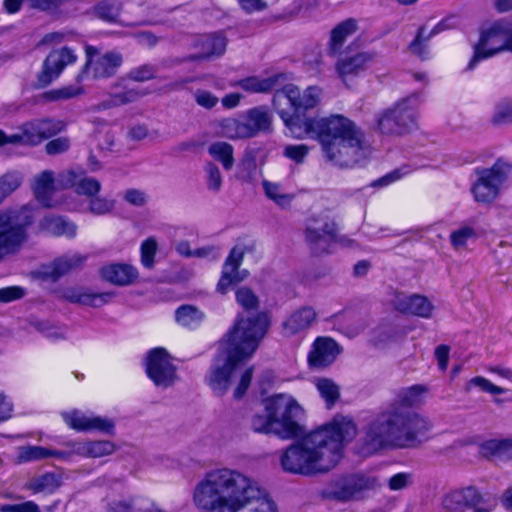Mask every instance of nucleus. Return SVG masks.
I'll use <instances>...</instances> for the list:
<instances>
[{
  "instance_id": "nucleus-1",
  "label": "nucleus",
  "mask_w": 512,
  "mask_h": 512,
  "mask_svg": "<svg viewBox=\"0 0 512 512\" xmlns=\"http://www.w3.org/2000/svg\"><path fill=\"white\" fill-rule=\"evenodd\" d=\"M321 89L308 87L301 94L293 84L276 90L273 103L278 113L295 138H317L324 159L339 168H352L367 157L363 134L356 125L342 115L327 118H302L300 110L316 107L320 102Z\"/></svg>"
},
{
  "instance_id": "nucleus-2",
  "label": "nucleus",
  "mask_w": 512,
  "mask_h": 512,
  "mask_svg": "<svg viewBox=\"0 0 512 512\" xmlns=\"http://www.w3.org/2000/svg\"><path fill=\"white\" fill-rule=\"evenodd\" d=\"M357 435L352 418L335 415L331 422L304 435L281 455L284 471L305 476L324 474L342 459L345 444Z\"/></svg>"
},
{
  "instance_id": "nucleus-3",
  "label": "nucleus",
  "mask_w": 512,
  "mask_h": 512,
  "mask_svg": "<svg viewBox=\"0 0 512 512\" xmlns=\"http://www.w3.org/2000/svg\"><path fill=\"white\" fill-rule=\"evenodd\" d=\"M426 391L423 385L399 390L394 401L364 428L361 453L370 455L387 445L404 447L421 442L432 425L412 407Z\"/></svg>"
},
{
  "instance_id": "nucleus-4",
  "label": "nucleus",
  "mask_w": 512,
  "mask_h": 512,
  "mask_svg": "<svg viewBox=\"0 0 512 512\" xmlns=\"http://www.w3.org/2000/svg\"><path fill=\"white\" fill-rule=\"evenodd\" d=\"M192 501L200 512H277L256 481L229 468L206 473L195 485Z\"/></svg>"
},
{
  "instance_id": "nucleus-5",
  "label": "nucleus",
  "mask_w": 512,
  "mask_h": 512,
  "mask_svg": "<svg viewBox=\"0 0 512 512\" xmlns=\"http://www.w3.org/2000/svg\"><path fill=\"white\" fill-rule=\"evenodd\" d=\"M269 327L270 316L267 312H258L249 317L237 316L234 325L219 343V352L207 377L208 385L217 395L226 393L232 371L253 356Z\"/></svg>"
},
{
  "instance_id": "nucleus-6",
  "label": "nucleus",
  "mask_w": 512,
  "mask_h": 512,
  "mask_svg": "<svg viewBox=\"0 0 512 512\" xmlns=\"http://www.w3.org/2000/svg\"><path fill=\"white\" fill-rule=\"evenodd\" d=\"M263 404L265 411L271 413L277 437L288 440L304 434L305 429L300 424L304 411L291 395L275 394Z\"/></svg>"
},
{
  "instance_id": "nucleus-7",
  "label": "nucleus",
  "mask_w": 512,
  "mask_h": 512,
  "mask_svg": "<svg viewBox=\"0 0 512 512\" xmlns=\"http://www.w3.org/2000/svg\"><path fill=\"white\" fill-rule=\"evenodd\" d=\"M33 220V211L28 206L0 212V261L20 249L27 239V228Z\"/></svg>"
},
{
  "instance_id": "nucleus-8",
  "label": "nucleus",
  "mask_w": 512,
  "mask_h": 512,
  "mask_svg": "<svg viewBox=\"0 0 512 512\" xmlns=\"http://www.w3.org/2000/svg\"><path fill=\"white\" fill-rule=\"evenodd\" d=\"M418 100L419 94L413 93L379 113L376 117L378 131L391 136H402L409 133L416 127L415 108Z\"/></svg>"
},
{
  "instance_id": "nucleus-9",
  "label": "nucleus",
  "mask_w": 512,
  "mask_h": 512,
  "mask_svg": "<svg viewBox=\"0 0 512 512\" xmlns=\"http://www.w3.org/2000/svg\"><path fill=\"white\" fill-rule=\"evenodd\" d=\"M476 179L471 185V193L479 204H490L500 194L503 184L512 176V165L501 159L490 168H477Z\"/></svg>"
},
{
  "instance_id": "nucleus-10",
  "label": "nucleus",
  "mask_w": 512,
  "mask_h": 512,
  "mask_svg": "<svg viewBox=\"0 0 512 512\" xmlns=\"http://www.w3.org/2000/svg\"><path fill=\"white\" fill-rule=\"evenodd\" d=\"M503 51L512 52V24L500 20L481 32L478 43L474 45V55L467 69L473 70L479 61Z\"/></svg>"
},
{
  "instance_id": "nucleus-11",
  "label": "nucleus",
  "mask_w": 512,
  "mask_h": 512,
  "mask_svg": "<svg viewBox=\"0 0 512 512\" xmlns=\"http://www.w3.org/2000/svg\"><path fill=\"white\" fill-rule=\"evenodd\" d=\"M87 60L82 70L76 77V82L81 83L91 72L93 78H110L114 76L123 62L122 55L116 51L106 52L100 55L96 47L86 46Z\"/></svg>"
},
{
  "instance_id": "nucleus-12",
  "label": "nucleus",
  "mask_w": 512,
  "mask_h": 512,
  "mask_svg": "<svg viewBox=\"0 0 512 512\" xmlns=\"http://www.w3.org/2000/svg\"><path fill=\"white\" fill-rule=\"evenodd\" d=\"M146 373L161 389H167L178 380L177 367L168 352L161 347L150 350L146 357Z\"/></svg>"
},
{
  "instance_id": "nucleus-13",
  "label": "nucleus",
  "mask_w": 512,
  "mask_h": 512,
  "mask_svg": "<svg viewBox=\"0 0 512 512\" xmlns=\"http://www.w3.org/2000/svg\"><path fill=\"white\" fill-rule=\"evenodd\" d=\"M377 487H379L377 478L353 474L336 481L325 492V496L338 501H349L356 498L363 491L372 490Z\"/></svg>"
},
{
  "instance_id": "nucleus-14",
  "label": "nucleus",
  "mask_w": 512,
  "mask_h": 512,
  "mask_svg": "<svg viewBox=\"0 0 512 512\" xmlns=\"http://www.w3.org/2000/svg\"><path fill=\"white\" fill-rule=\"evenodd\" d=\"M57 186L62 189L73 188L78 195L91 198L97 195L102 188L100 181L90 177L81 168L67 169L57 176Z\"/></svg>"
},
{
  "instance_id": "nucleus-15",
  "label": "nucleus",
  "mask_w": 512,
  "mask_h": 512,
  "mask_svg": "<svg viewBox=\"0 0 512 512\" xmlns=\"http://www.w3.org/2000/svg\"><path fill=\"white\" fill-rule=\"evenodd\" d=\"M246 252L247 247L244 245H236L230 251L223 265L221 278L217 284V290L220 293L225 294L231 286L242 282L248 277L249 272L246 269L239 270Z\"/></svg>"
},
{
  "instance_id": "nucleus-16",
  "label": "nucleus",
  "mask_w": 512,
  "mask_h": 512,
  "mask_svg": "<svg viewBox=\"0 0 512 512\" xmlns=\"http://www.w3.org/2000/svg\"><path fill=\"white\" fill-rule=\"evenodd\" d=\"M77 56L68 47L51 51L43 62L42 70L38 74V87H46L57 79L67 65L74 63Z\"/></svg>"
},
{
  "instance_id": "nucleus-17",
  "label": "nucleus",
  "mask_w": 512,
  "mask_h": 512,
  "mask_svg": "<svg viewBox=\"0 0 512 512\" xmlns=\"http://www.w3.org/2000/svg\"><path fill=\"white\" fill-rule=\"evenodd\" d=\"M65 423L77 431H98L107 435H114L115 423L112 419L97 415H86L79 410L62 414Z\"/></svg>"
},
{
  "instance_id": "nucleus-18",
  "label": "nucleus",
  "mask_w": 512,
  "mask_h": 512,
  "mask_svg": "<svg viewBox=\"0 0 512 512\" xmlns=\"http://www.w3.org/2000/svg\"><path fill=\"white\" fill-rule=\"evenodd\" d=\"M335 231L336 227L333 222L310 220L305 231V238L313 254L320 255L328 252Z\"/></svg>"
},
{
  "instance_id": "nucleus-19",
  "label": "nucleus",
  "mask_w": 512,
  "mask_h": 512,
  "mask_svg": "<svg viewBox=\"0 0 512 512\" xmlns=\"http://www.w3.org/2000/svg\"><path fill=\"white\" fill-rule=\"evenodd\" d=\"M481 494L475 486L455 489L444 495L442 507L448 512H465L481 500Z\"/></svg>"
},
{
  "instance_id": "nucleus-20",
  "label": "nucleus",
  "mask_w": 512,
  "mask_h": 512,
  "mask_svg": "<svg viewBox=\"0 0 512 512\" xmlns=\"http://www.w3.org/2000/svg\"><path fill=\"white\" fill-rule=\"evenodd\" d=\"M247 138H254L259 134L272 131V114L265 106H257L240 114Z\"/></svg>"
},
{
  "instance_id": "nucleus-21",
  "label": "nucleus",
  "mask_w": 512,
  "mask_h": 512,
  "mask_svg": "<svg viewBox=\"0 0 512 512\" xmlns=\"http://www.w3.org/2000/svg\"><path fill=\"white\" fill-rule=\"evenodd\" d=\"M393 306L401 313L422 318H430L434 309L427 297L418 294H397L393 300Z\"/></svg>"
},
{
  "instance_id": "nucleus-22",
  "label": "nucleus",
  "mask_w": 512,
  "mask_h": 512,
  "mask_svg": "<svg viewBox=\"0 0 512 512\" xmlns=\"http://www.w3.org/2000/svg\"><path fill=\"white\" fill-rule=\"evenodd\" d=\"M340 349L338 344L331 338L319 337L309 353L308 361L313 368H324L332 364Z\"/></svg>"
},
{
  "instance_id": "nucleus-23",
  "label": "nucleus",
  "mask_w": 512,
  "mask_h": 512,
  "mask_svg": "<svg viewBox=\"0 0 512 512\" xmlns=\"http://www.w3.org/2000/svg\"><path fill=\"white\" fill-rule=\"evenodd\" d=\"M375 51L359 52L353 56H347L338 60L336 70L341 78L350 75H357L365 70L370 62L377 58Z\"/></svg>"
},
{
  "instance_id": "nucleus-24",
  "label": "nucleus",
  "mask_w": 512,
  "mask_h": 512,
  "mask_svg": "<svg viewBox=\"0 0 512 512\" xmlns=\"http://www.w3.org/2000/svg\"><path fill=\"white\" fill-rule=\"evenodd\" d=\"M84 260L85 257L79 254L64 255L54 260L50 265L44 266L41 270V274L46 279L57 281L71 269L80 266Z\"/></svg>"
},
{
  "instance_id": "nucleus-25",
  "label": "nucleus",
  "mask_w": 512,
  "mask_h": 512,
  "mask_svg": "<svg viewBox=\"0 0 512 512\" xmlns=\"http://www.w3.org/2000/svg\"><path fill=\"white\" fill-rule=\"evenodd\" d=\"M55 183L57 184V178L55 179L54 173L49 170L41 172L34 178L33 192L35 198L44 207L54 206L52 195L55 190Z\"/></svg>"
},
{
  "instance_id": "nucleus-26",
  "label": "nucleus",
  "mask_w": 512,
  "mask_h": 512,
  "mask_svg": "<svg viewBox=\"0 0 512 512\" xmlns=\"http://www.w3.org/2000/svg\"><path fill=\"white\" fill-rule=\"evenodd\" d=\"M113 296L112 292L92 293L75 288H67L63 292V297L67 301L91 307H101L110 302Z\"/></svg>"
},
{
  "instance_id": "nucleus-27",
  "label": "nucleus",
  "mask_w": 512,
  "mask_h": 512,
  "mask_svg": "<svg viewBox=\"0 0 512 512\" xmlns=\"http://www.w3.org/2000/svg\"><path fill=\"white\" fill-rule=\"evenodd\" d=\"M226 45V38L220 33L204 35L198 41L201 51L199 54L191 56L190 59L199 60L219 57L225 52Z\"/></svg>"
},
{
  "instance_id": "nucleus-28",
  "label": "nucleus",
  "mask_w": 512,
  "mask_h": 512,
  "mask_svg": "<svg viewBox=\"0 0 512 512\" xmlns=\"http://www.w3.org/2000/svg\"><path fill=\"white\" fill-rule=\"evenodd\" d=\"M101 276L108 282L125 286L137 278V270L129 264H110L101 268Z\"/></svg>"
},
{
  "instance_id": "nucleus-29",
  "label": "nucleus",
  "mask_w": 512,
  "mask_h": 512,
  "mask_svg": "<svg viewBox=\"0 0 512 512\" xmlns=\"http://www.w3.org/2000/svg\"><path fill=\"white\" fill-rule=\"evenodd\" d=\"M316 312L312 307H302L294 311L283 323L285 332L293 335L311 327L316 320Z\"/></svg>"
},
{
  "instance_id": "nucleus-30",
  "label": "nucleus",
  "mask_w": 512,
  "mask_h": 512,
  "mask_svg": "<svg viewBox=\"0 0 512 512\" xmlns=\"http://www.w3.org/2000/svg\"><path fill=\"white\" fill-rule=\"evenodd\" d=\"M358 29L357 22L354 19H347L339 23L330 34V40L328 43V54L331 56L337 55L346 39L353 35Z\"/></svg>"
},
{
  "instance_id": "nucleus-31",
  "label": "nucleus",
  "mask_w": 512,
  "mask_h": 512,
  "mask_svg": "<svg viewBox=\"0 0 512 512\" xmlns=\"http://www.w3.org/2000/svg\"><path fill=\"white\" fill-rule=\"evenodd\" d=\"M74 452L79 456L99 458L112 454L115 444L108 440L83 441L73 443Z\"/></svg>"
},
{
  "instance_id": "nucleus-32",
  "label": "nucleus",
  "mask_w": 512,
  "mask_h": 512,
  "mask_svg": "<svg viewBox=\"0 0 512 512\" xmlns=\"http://www.w3.org/2000/svg\"><path fill=\"white\" fill-rule=\"evenodd\" d=\"M62 482L61 474L46 472L32 477L27 482L26 487L33 493L52 494L61 487Z\"/></svg>"
},
{
  "instance_id": "nucleus-33",
  "label": "nucleus",
  "mask_w": 512,
  "mask_h": 512,
  "mask_svg": "<svg viewBox=\"0 0 512 512\" xmlns=\"http://www.w3.org/2000/svg\"><path fill=\"white\" fill-rule=\"evenodd\" d=\"M121 9L118 0H101L91 8L90 13L102 21L112 23L117 21Z\"/></svg>"
},
{
  "instance_id": "nucleus-34",
  "label": "nucleus",
  "mask_w": 512,
  "mask_h": 512,
  "mask_svg": "<svg viewBox=\"0 0 512 512\" xmlns=\"http://www.w3.org/2000/svg\"><path fill=\"white\" fill-rule=\"evenodd\" d=\"M245 129L240 115L238 118H224L219 122L220 135L231 140L248 139Z\"/></svg>"
},
{
  "instance_id": "nucleus-35",
  "label": "nucleus",
  "mask_w": 512,
  "mask_h": 512,
  "mask_svg": "<svg viewBox=\"0 0 512 512\" xmlns=\"http://www.w3.org/2000/svg\"><path fill=\"white\" fill-rule=\"evenodd\" d=\"M209 154L219 161L225 170H231L234 165L233 146L227 142L218 141L212 143L208 148Z\"/></svg>"
},
{
  "instance_id": "nucleus-36",
  "label": "nucleus",
  "mask_w": 512,
  "mask_h": 512,
  "mask_svg": "<svg viewBox=\"0 0 512 512\" xmlns=\"http://www.w3.org/2000/svg\"><path fill=\"white\" fill-rule=\"evenodd\" d=\"M315 386L325 401L326 407L331 409L340 398V387L329 378H318Z\"/></svg>"
},
{
  "instance_id": "nucleus-37",
  "label": "nucleus",
  "mask_w": 512,
  "mask_h": 512,
  "mask_svg": "<svg viewBox=\"0 0 512 512\" xmlns=\"http://www.w3.org/2000/svg\"><path fill=\"white\" fill-rule=\"evenodd\" d=\"M43 226L49 233L59 236L74 237L77 231V227L73 222L62 217H46Z\"/></svg>"
},
{
  "instance_id": "nucleus-38",
  "label": "nucleus",
  "mask_w": 512,
  "mask_h": 512,
  "mask_svg": "<svg viewBox=\"0 0 512 512\" xmlns=\"http://www.w3.org/2000/svg\"><path fill=\"white\" fill-rule=\"evenodd\" d=\"M110 512H160L147 499H131L118 501L111 505Z\"/></svg>"
},
{
  "instance_id": "nucleus-39",
  "label": "nucleus",
  "mask_w": 512,
  "mask_h": 512,
  "mask_svg": "<svg viewBox=\"0 0 512 512\" xmlns=\"http://www.w3.org/2000/svg\"><path fill=\"white\" fill-rule=\"evenodd\" d=\"M281 76H272L266 79L249 77L239 82L241 88L248 92H268L276 88L277 82Z\"/></svg>"
},
{
  "instance_id": "nucleus-40",
  "label": "nucleus",
  "mask_w": 512,
  "mask_h": 512,
  "mask_svg": "<svg viewBox=\"0 0 512 512\" xmlns=\"http://www.w3.org/2000/svg\"><path fill=\"white\" fill-rule=\"evenodd\" d=\"M176 321L182 326H196L204 318V313L193 305H182L175 312Z\"/></svg>"
},
{
  "instance_id": "nucleus-41",
  "label": "nucleus",
  "mask_w": 512,
  "mask_h": 512,
  "mask_svg": "<svg viewBox=\"0 0 512 512\" xmlns=\"http://www.w3.org/2000/svg\"><path fill=\"white\" fill-rule=\"evenodd\" d=\"M265 195L272 200L276 205L285 208L290 205L294 196L292 194L284 193L281 186L277 183H272L267 180L262 182Z\"/></svg>"
},
{
  "instance_id": "nucleus-42",
  "label": "nucleus",
  "mask_w": 512,
  "mask_h": 512,
  "mask_svg": "<svg viewBox=\"0 0 512 512\" xmlns=\"http://www.w3.org/2000/svg\"><path fill=\"white\" fill-rule=\"evenodd\" d=\"M87 211L95 216L110 214L115 209V200L95 195L88 200Z\"/></svg>"
},
{
  "instance_id": "nucleus-43",
  "label": "nucleus",
  "mask_w": 512,
  "mask_h": 512,
  "mask_svg": "<svg viewBox=\"0 0 512 512\" xmlns=\"http://www.w3.org/2000/svg\"><path fill=\"white\" fill-rule=\"evenodd\" d=\"M250 425L252 430L256 433L276 435V428L273 423L271 413L266 412L265 410L264 413H257L253 415Z\"/></svg>"
},
{
  "instance_id": "nucleus-44",
  "label": "nucleus",
  "mask_w": 512,
  "mask_h": 512,
  "mask_svg": "<svg viewBox=\"0 0 512 512\" xmlns=\"http://www.w3.org/2000/svg\"><path fill=\"white\" fill-rule=\"evenodd\" d=\"M21 182L22 177L18 172H7L0 177V204L21 185Z\"/></svg>"
},
{
  "instance_id": "nucleus-45",
  "label": "nucleus",
  "mask_w": 512,
  "mask_h": 512,
  "mask_svg": "<svg viewBox=\"0 0 512 512\" xmlns=\"http://www.w3.org/2000/svg\"><path fill=\"white\" fill-rule=\"evenodd\" d=\"M84 90L79 85H69L45 92L43 97L48 101L67 100L83 94Z\"/></svg>"
},
{
  "instance_id": "nucleus-46",
  "label": "nucleus",
  "mask_w": 512,
  "mask_h": 512,
  "mask_svg": "<svg viewBox=\"0 0 512 512\" xmlns=\"http://www.w3.org/2000/svg\"><path fill=\"white\" fill-rule=\"evenodd\" d=\"M42 139H48L65 129V123L57 119H36Z\"/></svg>"
},
{
  "instance_id": "nucleus-47",
  "label": "nucleus",
  "mask_w": 512,
  "mask_h": 512,
  "mask_svg": "<svg viewBox=\"0 0 512 512\" xmlns=\"http://www.w3.org/2000/svg\"><path fill=\"white\" fill-rule=\"evenodd\" d=\"M49 458V448L42 446H23L19 448V462H30Z\"/></svg>"
},
{
  "instance_id": "nucleus-48",
  "label": "nucleus",
  "mask_w": 512,
  "mask_h": 512,
  "mask_svg": "<svg viewBox=\"0 0 512 512\" xmlns=\"http://www.w3.org/2000/svg\"><path fill=\"white\" fill-rule=\"evenodd\" d=\"M204 171L207 189L213 193H218L222 188L223 182L219 167L213 162H208L204 167Z\"/></svg>"
},
{
  "instance_id": "nucleus-49",
  "label": "nucleus",
  "mask_w": 512,
  "mask_h": 512,
  "mask_svg": "<svg viewBox=\"0 0 512 512\" xmlns=\"http://www.w3.org/2000/svg\"><path fill=\"white\" fill-rule=\"evenodd\" d=\"M157 252V241L150 237L141 244V263L147 269L154 266V257Z\"/></svg>"
},
{
  "instance_id": "nucleus-50",
  "label": "nucleus",
  "mask_w": 512,
  "mask_h": 512,
  "mask_svg": "<svg viewBox=\"0 0 512 512\" xmlns=\"http://www.w3.org/2000/svg\"><path fill=\"white\" fill-rule=\"evenodd\" d=\"M425 26H421L418 31L415 39L409 44V51L421 58H425L427 53V42L431 39L428 38V34L425 35Z\"/></svg>"
},
{
  "instance_id": "nucleus-51",
  "label": "nucleus",
  "mask_w": 512,
  "mask_h": 512,
  "mask_svg": "<svg viewBox=\"0 0 512 512\" xmlns=\"http://www.w3.org/2000/svg\"><path fill=\"white\" fill-rule=\"evenodd\" d=\"M484 448L500 458H512L511 440H491L485 444Z\"/></svg>"
},
{
  "instance_id": "nucleus-52",
  "label": "nucleus",
  "mask_w": 512,
  "mask_h": 512,
  "mask_svg": "<svg viewBox=\"0 0 512 512\" xmlns=\"http://www.w3.org/2000/svg\"><path fill=\"white\" fill-rule=\"evenodd\" d=\"M236 300L245 310L256 309L259 305L258 297L248 287H241L236 291Z\"/></svg>"
},
{
  "instance_id": "nucleus-53",
  "label": "nucleus",
  "mask_w": 512,
  "mask_h": 512,
  "mask_svg": "<svg viewBox=\"0 0 512 512\" xmlns=\"http://www.w3.org/2000/svg\"><path fill=\"white\" fill-rule=\"evenodd\" d=\"M22 141L26 145H37L43 141L36 120L25 123L22 127Z\"/></svg>"
},
{
  "instance_id": "nucleus-54",
  "label": "nucleus",
  "mask_w": 512,
  "mask_h": 512,
  "mask_svg": "<svg viewBox=\"0 0 512 512\" xmlns=\"http://www.w3.org/2000/svg\"><path fill=\"white\" fill-rule=\"evenodd\" d=\"M414 483V475L409 472H401L391 476L388 480V487L392 491L403 490Z\"/></svg>"
},
{
  "instance_id": "nucleus-55",
  "label": "nucleus",
  "mask_w": 512,
  "mask_h": 512,
  "mask_svg": "<svg viewBox=\"0 0 512 512\" xmlns=\"http://www.w3.org/2000/svg\"><path fill=\"white\" fill-rule=\"evenodd\" d=\"M123 200L135 207H143L147 204L149 196L141 189L129 188L124 191Z\"/></svg>"
},
{
  "instance_id": "nucleus-56",
  "label": "nucleus",
  "mask_w": 512,
  "mask_h": 512,
  "mask_svg": "<svg viewBox=\"0 0 512 512\" xmlns=\"http://www.w3.org/2000/svg\"><path fill=\"white\" fill-rule=\"evenodd\" d=\"M308 153L309 147L305 144L287 145L283 152L284 156L293 160L297 164L303 163Z\"/></svg>"
},
{
  "instance_id": "nucleus-57",
  "label": "nucleus",
  "mask_w": 512,
  "mask_h": 512,
  "mask_svg": "<svg viewBox=\"0 0 512 512\" xmlns=\"http://www.w3.org/2000/svg\"><path fill=\"white\" fill-rule=\"evenodd\" d=\"M30 8L46 13L57 12L63 4L62 0H26Z\"/></svg>"
},
{
  "instance_id": "nucleus-58",
  "label": "nucleus",
  "mask_w": 512,
  "mask_h": 512,
  "mask_svg": "<svg viewBox=\"0 0 512 512\" xmlns=\"http://www.w3.org/2000/svg\"><path fill=\"white\" fill-rule=\"evenodd\" d=\"M155 74L156 68L153 65L145 64L132 69L129 72V78L137 82H143L154 78Z\"/></svg>"
},
{
  "instance_id": "nucleus-59",
  "label": "nucleus",
  "mask_w": 512,
  "mask_h": 512,
  "mask_svg": "<svg viewBox=\"0 0 512 512\" xmlns=\"http://www.w3.org/2000/svg\"><path fill=\"white\" fill-rule=\"evenodd\" d=\"M194 99L199 106L205 109H212L219 101L218 97L210 91L202 89H198L194 92Z\"/></svg>"
},
{
  "instance_id": "nucleus-60",
  "label": "nucleus",
  "mask_w": 512,
  "mask_h": 512,
  "mask_svg": "<svg viewBox=\"0 0 512 512\" xmlns=\"http://www.w3.org/2000/svg\"><path fill=\"white\" fill-rule=\"evenodd\" d=\"M493 122L496 124L512 122V102H503L496 107Z\"/></svg>"
},
{
  "instance_id": "nucleus-61",
  "label": "nucleus",
  "mask_w": 512,
  "mask_h": 512,
  "mask_svg": "<svg viewBox=\"0 0 512 512\" xmlns=\"http://www.w3.org/2000/svg\"><path fill=\"white\" fill-rule=\"evenodd\" d=\"M475 235L473 228L465 226L451 233L450 239L454 247L464 246L467 240Z\"/></svg>"
},
{
  "instance_id": "nucleus-62",
  "label": "nucleus",
  "mask_w": 512,
  "mask_h": 512,
  "mask_svg": "<svg viewBox=\"0 0 512 512\" xmlns=\"http://www.w3.org/2000/svg\"><path fill=\"white\" fill-rule=\"evenodd\" d=\"M25 289L20 286H9L0 289V302L9 303L25 296Z\"/></svg>"
},
{
  "instance_id": "nucleus-63",
  "label": "nucleus",
  "mask_w": 512,
  "mask_h": 512,
  "mask_svg": "<svg viewBox=\"0 0 512 512\" xmlns=\"http://www.w3.org/2000/svg\"><path fill=\"white\" fill-rule=\"evenodd\" d=\"M70 147V141L67 137H59L49 141L45 150L49 155H57L67 151Z\"/></svg>"
},
{
  "instance_id": "nucleus-64",
  "label": "nucleus",
  "mask_w": 512,
  "mask_h": 512,
  "mask_svg": "<svg viewBox=\"0 0 512 512\" xmlns=\"http://www.w3.org/2000/svg\"><path fill=\"white\" fill-rule=\"evenodd\" d=\"M0 512H40V509L35 502L26 501L20 504L1 505Z\"/></svg>"
}]
</instances>
